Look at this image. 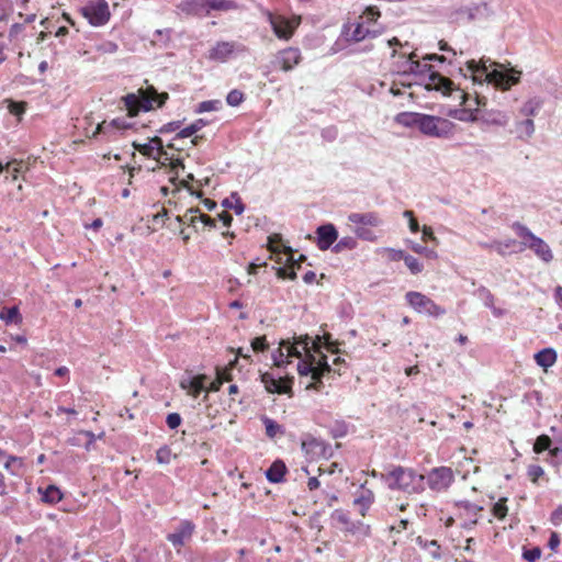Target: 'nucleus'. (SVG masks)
<instances>
[{
    "mask_svg": "<svg viewBox=\"0 0 562 562\" xmlns=\"http://www.w3.org/2000/svg\"><path fill=\"white\" fill-rule=\"evenodd\" d=\"M467 69L471 72L474 85L487 82L502 90H508L517 85L521 75V71L506 69L504 65L491 61L488 58H482L480 61L468 60Z\"/></svg>",
    "mask_w": 562,
    "mask_h": 562,
    "instance_id": "obj_1",
    "label": "nucleus"
},
{
    "mask_svg": "<svg viewBox=\"0 0 562 562\" xmlns=\"http://www.w3.org/2000/svg\"><path fill=\"white\" fill-rule=\"evenodd\" d=\"M380 477L391 491L406 494H422L425 491L426 477L414 468L391 464L390 470L381 473Z\"/></svg>",
    "mask_w": 562,
    "mask_h": 562,
    "instance_id": "obj_2",
    "label": "nucleus"
},
{
    "mask_svg": "<svg viewBox=\"0 0 562 562\" xmlns=\"http://www.w3.org/2000/svg\"><path fill=\"white\" fill-rule=\"evenodd\" d=\"M415 54H412L405 61L406 67L403 70V75H415L419 77L427 90L440 91L446 95L451 94L454 90L453 81L440 72L432 70V66L415 60Z\"/></svg>",
    "mask_w": 562,
    "mask_h": 562,
    "instance_id": "obj_3",
    "label": "nucleus"
},
{
    "mask_svg": "<svg viewBox=\"0 0 562 562\" xmlns=\"http://www.w3.org/2000/svg\"><path fill=\"white\" fill-rule=\"evenodd\" d=\"M453 127L447 119L422 113L418 131L429 137L446 138L452 135Z\"/></svg>",
    "mask_w": 562,
    "mask_h": 562,
    "instance_id": "obj_4",
    "label": "nucleus"
},
{
    "mask_svg": "<svg viewBox=\"0 0 562 562\" xmlns=\"http://www.w3.org/2000/svg\"><path fill=\"white\" fill-rule=\"evenodd\" d=\"M405 300L419 314H427L428 316L439 318L447 313L443 306L437 304L422 292L408 291L405 294Z\"/></svg>",
    "mask_w": 562,
    "mask_h": 562,
    "instance_id": "obj_5",
    "label": "nucleus"
},
{
    "mask_svg": "<svg viewBox=\"0 0 562 562\" xmlns=\"http://www.w3.org/2000/svg\"><path fill=\"white\" fill-rule=\"evenodd\" d=\"M259 380L263 384L265 390L269 394L283 395L292 397L293 385H294V376L292 374H285L283 376H276L270 371H260Z\"/></svg>",
    "mask_w": 562,
    "mask_h": 562,
    "instance_id": "obj_6",
    "label": "nucleus"
},
{
    "mask_svg": "<svg viewBox=\"0 0 562 562\" xmlns=\"http://www.w3.org/2000/svg\"><path fill=\"white\" fill-rule=\"evenodd\" d=\"M83 18H86L92 26H102L110 20L111 13L109 4L105 0H97L88 2L79 9Z\"/></svg>",
    "mask_w": 562,
    "mask_h": 562,
    "instance_id": "obj_7",
    "label": "nucleus"
},
{
    "mask_svg": "<svg viewBox=\"0 0 562 562\" xmlns=\"http://www.w3.org/2000/svg\"><path fill=\"white\" fill-rule=\"evenodd\" d=\"M425 477V485L435 492L446 491L454 482L453 470L445 465L432 468Z\"/></svg>",
    "mask_w": 562,
    "mask_h": 562,
    "instance_id": "obj_8",
    "label": "nucleus"
},
{
    "mask_svg": "<svg viewBox=\"0 0 562 562\" xmlns=\"http://www.w3.org/2000/svg\"><path fill=\"white\" fill-rule=\"evenodd\" d=\"M246 47L235 42L221 41L209 49L207 59L217 63H226L234 53H244Z\"/></svg>",
    "mask_w": 562,
    "mask_h": 562,
    "instance_id": "obj_9",
    "label": "nucleus"
},
{
    "mask_svg": "<svg viewBox=\"0 0 562 562\" xmlns=\"http://www.w3.org/2000/svg\"><path fill=\"white\" fill-rule=\"evenodd\" d=\"M195 527L196 526L192 520L182 519L179 525L175 527V530L166 536V539L173 546V548L179 549L191 540L195 531Z\"/></svg>",
    "mask_w": 562,
    "mask_h": 562,
    "instance_id": "obj_10",
    "label": "nucleus"
},
{
    "mask_svg": "<svg viewBox=\"0 0 562 562\" xmlns=\"http://www.w3.org/2000/svg\"><path fill=\"white\" fill-rule=\"evenodd\" d=\"M335 370L328 363V357L322 353L319 359L314 366V373H312V381L306 384L305 390L321 392L324 387L323 379Z\"/></svg>",
    "mask_w": 562,
    "mask_h": 562,
    "instance_id": "obj_11",
    "label": "nucleus"
},
{
    "mask_svg": "<svg viewBox=\"0 0 562 562\" xmlns=\"http://www.w3.org/2000/svg\"><path fill=\"white\" fill-rule=\"evenodd\" d=\"M302 60L301 50L296 47L281 49L272 61L273 66L282 71H291Z\"/></svg>",
    "mask_w": 562,
    "mask_h": 562,
    "instance_id": "obj_12",
    "label": "nucleus"
},
{
    "mask_svg": "<svg viewBox=\"0 0 562 562\" xmlns=\"http://www.w3.org/2000/svg\"><path fill=\"white\" fill-rule=\"evenodd\" d=\"M135 125L134 122H131L128 117H115L110 122L103 121L99 123L95 127L94 135L98 137L99 135L111 136L115 134V132L124 133L127 130L133 128Z\"/></svg>",
    "mask_w": 562,
    "mask_h": 562,
    "instance_id": "obj_13",
    "label": "nucleus"
},
{
    "mask_svg": "<svg viewBox=\"0 0 562 562\" xmlns=\"http://www.w3.org/2000/svg\"><path fill=\"white\" fill-rule=\"evenodd\" d=\"M316 236L307 234L306 239L316 243V246H333L338 238V231L331 223H325L316 228Z\"/></svg>",
    "mask_w": 562,
    "mask_h": 562,
    "instance_id": "obj_14",
    "label": "nucleus"
},
{
    "mask_svg": "<svg viewBox=\"0 0 562 562\" xmlns=\"http://www.w3.org/2000/svg\"><path fill=\"white\" fill-rule=\"evenodd\" d=\"M168 98L167 92H158L154 86L147 85L143 88V113L161 108Z\"/></svg>",
    "mask_w": 562,
    "mask_h": 562,
    "instance_id": "obj_15",
    "label": "nucleus"
},
{
    "mask_svg": "<svg viewBox=\"0 0 562 562\" xmlns=\"http://www.w3.org/2000/svg\"><path fill=\"white\" fill-rule=\"evenodd\" d=\"M301 448L306 454L325 457L330 446L311 434H304L301 438Z\"/></svg>",
    "mask_w": 562,
    "mask_h": 562,
    "instance_id": "obj_16",
    "label": "nucleus"
},
{
    "mask_svg": "<svg viewBox=\"0 0 562 562\" xmlns=\"http://www.w3.org/2000/svg\"><path fill=\"white\" fill-rule=\"evenodd\" d=\"M147 138L148 142L143 143V157L146 156L158 161H161V159L171 160L168 153L164 148V143L160 137L154 136Z\"/></svg>",
    "mask_w": 562,
    "mask_h": 562,
    "instance_id": "obj_17",
    "label": "nucleus"
},
{
    "mask_svg": "<svg viewBox=\"0 0 562 562\" xmlns=\"http://www.w3.org/2000/svg\"><path fill=\"white\" fill-rule=\"evenodd\" d=\"M289 469L285 462L277 458L265 470L266 480L271 484H281L286 481V474Z\"/></svg>",
    "mask_w": 562,
    "mask_h": 562,
    "instance_id": "obj_18",
    "label": "nucleus"
},
{
    "mask_svg": "<svg viewBox=\"0 0 562 562\" xmlns=\"http://www.w3.org/2000/svg\"><path fill=\"white\" fill-rule=\"evenodd\" d=\"M269 21L278 38L288 41L292 37L295 26L288 19L270 15Z\"/></svg>",
    "mask_w": 562,
    "mask_h": 562,
    "instance_id": "obj_19",
    "label": "nucleus"
},
{
    "mask_svg": "<svg viewBox=\"0 0 562 562\" xmlns=\"http://www.w3.org/2000/svg\"><path fill=\"white\" fill-rule=\"evenodd\" d=\"M229 558L227 549H218L214 551H198L189 560V562H225Z\"/></svg>",
    "mask_w": 562,
    "mask_h": 562,
    "instance_id": "obj_20",
    "label": "nucleus"
},
{
    "mask_svg": "<svg viewBox=\"0 0 562 562\" xmlns=\"http://www.w3.org/2000/svg\"><path fill=\"white\" fill-rule=\"evenodd\" d=\"M182 221L184 223H188L192 227H194L196 231H198V223H201L203 225V227H205V226L215 227L216 226V224H215L216 221L214 218H212L211 216H209L206 214L201 213L198 209L188 210L184 213Z\"/></svg>",
    "mask_w": 562,
    "mask_h": 562,
    "instance_id": "obj_21",
    "label": "nucleus"
},
{
    "mask_svg": "<svg viewBox=\"0 0 562 562\" xmlns=\"http://www.w3.org/2000/svg\"><path fill=\"white\" fill-rule=\"evenodd\" d=\"M512 228L515 234L521 238L522 246H547L540 237L535 236L527 226L519 222H515Z\"/></svg>",
    "mask_w": 562,
    "mask_h": 562,
    "instance_id": "obj_22",
    "label": "nucleus"
},
{
    "mask_svg": "<svg viewBox=\"0 0 562 562\" xmlns=\"http://www.w3.org/2000/svg\"><path fill=\"white\" fill-rule=\"evenodd\" d=\"M533 360L538 367L547 371L555 364L558 360V352L552 347H544L533 355Z\"/></svg>",
    "mask_w": 562,
    "mask_h": 562,
    "instance_id": "obj_23",
    "label": "nucleus"
},
{
    "mask_svg": "<svg viewBox=\"0 0 562 562\" xmlns=\"http://www.w3.org/2000/svg\"><path fill=\"white\" fill-rule=\"evenodd\" d=\"M348 221L355 226H369V227H379L382 224V220L379 214L375 212L368 213H350L348 215Z\"/></svg>",
    "mask_w": 562,
    "mask_h": 562,
    "instance_id": "obj_24",
    "label": "nucleus"
},
{
    "mask_svg": "<svg viewBox=\"0 0 562 562\" xmlns=\"http://www.w3.org/2000/svg\"><path fill=\"white\" fill-rule=\"evenodd\" d=\"M37 493L41 496V501L48 505H55L63 501L64 493L56 484H48L47 486H38Z\"/></svg>",
    "mask_w": 562,
    "mask_h": 562,
    "instance_id": "obj_25",
    "label": "nucleus"
},
{
    "mask_svg": "<svg viewBox=\"0 0 562 562\" xmlns=\"http://www.w3.org/2000/svg\"><path fill=\"white\" fill-rule=\"evenodd\" d=\"M361 493L355 497L353 505L359 506V514L366 516L375 501L374 493L367 488L364 484L360 485Z\"/></svg>",
    "mask_w": 562,
    "mask_h": 562,
    "instance_id": "obj_26",
    "label": "nucleus"
},
{
    "mask_svg": "<svg viewBox=\"0 0 562 562\" xmlns=\"http://www.w3.org/2000/svg\"><path fill=\"white\" fill-rule=\"evenodd\" d=\"M479 120L486 125L506 126L509 122L507 113L498 110L483 111L479 114Z\"/></svg>",
    "mask_w": 562,
    "mask_h": 562,
    "instance_id": "obj_27",
    "label": "nucleus"
},
{
    "mask_svg": "<svg viewBox=\"0 0 562 562\" xmlns=\"http://www.w3.org/2000/svg\"><path fill=\"white\" fill-rule=\"evenodd\" d=\"M474 295L483 302L485 307L492 311L494 316L501 317L504 315V310L494 305L495 296L485 285H480L474 291Z\"/></svg>",
    "mask_w": 562,
    "mask_h": 562,
    "instance_id": "obj_28",
    "label": "nucleus"
},
{
    "mask_svg": "<svg viewBox=\"0 0 562 562\" xmlns=\"http://www.w3.org/2000/svg\"><path fill=\"white\" fill-rule=\"evenodd\" d=\"M182 12L196 16L209 15L207 0H187L180 4Z\"/></svg>",
    "mask_w": 562,
    "mask_h": 562,
    "instance_id": "obj_29",
    "label": "nucleus"
},
{
    "mask_svg": "<svg viewBox=\"0 0 562 562\" xmlns=\"http://www.w3.org/2000/svg\"><path fill=\"white\" fill-rule=\"evenodd\" d=\"M206 125V121L203 119H198L193 123H191L189 126L180 130L176 136L173 137L172 142L169 143L167 146L171 149L179 150L180 148L176 146L175 142L181 138H188L194 135L196 132H199L202 127Z\"/></svg>",
    "mask_w": 562,
    "mask_h": 562,
    "instance_id": "obj_30",
    "label": "nucleus"
},
{
    "mask_svg": "<svg viewBox=\"0 0 562 562\" xmlns=\"http://www.w3.org/2000/svg\"><path fill=\"white\" fill-rule=\"evenodd\" d=\"M485 7L486 5L483 4V7L475 5L473 8H460L458 10L453 11L449 15V20H450V22H459V15L467 14V22H472L475 19H477L479 15H481L483 13V11L485 10Z\"/></svg>",
    "mask_w": 562,
    "mask_h": 562,
    "instance_id": "obj_31",
    "label": "nucleus"
},
{
    "mask_svg": "<svg viewBox=\"0 0 562 562\" xmlns=\"http://www.w3.org/2000/svg\"><path fill=\"white\" fill-rule=\"evenodd\" d=\"M515 133L518 139L527 140L535 133V123L532 119L517 121L515 124Z\"/></svg>",
    "mask_w": 562,
    "mask_h": 562,
    "instance_id": "obj_32",
    "label": "nucleus"
},
{
    "mask_svg": "<svg viewBox=\"0 0 562 562\" xmlns=\"http://www.w3.org/2000/svg\"><path fill=\"white\" fill-rule=\"evenodd\" d=\"M479 109H451L448 112V116L462 122H475L479 121Z\"/></svg>",
    "mask_w": 562,
    "mask_h": 562,
    "instance_id": "obj_33",
    "label": "nucleus"
},
{
    "mask_svg": "<svg viewBox=\"0 0 562 562\" xmlns=\"http://www.w3.org/2000/svg\"><path fill=\"white\" fill-rule=\"evenodd\" d=\"M0 319L4 322L7 325H19L22 323L23 316L20 312V307L18 305H13L11 307L1 308Z\"/></svg>",
    "mask_w": 562,
    "mask_h": 562,
    "instance_id": "obj_34",
    "label": "nucleus"
},
{
    "mask_svg": "<svg viewBox=\"0 0 562 562\" xmlns=\"http://www.w3.org/2000/svg\"><path fill=\"white\" fill-rule=\"evenodd\" d=\"M171 29L155 30L149 38L150 45L157 48H167L171 41Z\"/></svg>",
    "mask_w": 562,
    "mask_h": 562,
    "instance_id": "obj_35",
    "label": "nucleus"
},
{
    "mask_svg": "<svg viewBox=\"0 0 562 562\" xmlns=\"http://www.w3.org/2000/svg\"><path fill=\"white\" fill-rule=\"evenodd\" d=\"M261 422L265 426L266 436L270 439L276 438L277 436H282L285 432L284 426L279 424L277 420L262 415Z\"/></svg>",
    "mask_w": 562,
    "mask_h": 562,
    "instance_id": "obj_36",
    "label": "nucleus"
},
{
    "mask_svg": "<svg viewBox=\"0 0 562 562\" xmlns=\"http://www.w3.org/2000/svg\"><path fill=\"white\" fill-rule=\"evenodd\" d=\"M422 117V113L417 112H401L395 115V123L405 126V127H419V121Z\"/></svg>",
    "mask_w": 562,
    "mask_h": 562,
    "instance_id": "obj_37",
    "label": "nucleus"
},
{
    "mask_svg": "<svg viewBox=\"0 0 562 562\" xmlns=\"http://www.w3.org/2000/svg\"><path fill=\"white\" fill-rule=\"evenodd\" d=\"M542 104L543 101L540 98H531L521 105V108L519 109V113L526 116V119H531L532 116H536L538 114Z\"/></svg>",
    "mask_w": 562,
    "mask_h": 562,
    "instance_id": "obj_38",
    "label": "nucleus"
},
{
    "mask_svg": "<svg viewBox=\"0 0 562 562\" xmlns=\"http://www.w3.org/2000/svg\"><path fill=\"white\" fill-rule=\"evenodd\" d=\"M415 542L422 549H425V550L432 549V550H430V555L434 560H440L442 558L441 546L437 540H427V539H424L422 536H418L415 539Z\"/></svg>",
    "mask_w": 562,
    "mask_h": 562,
    "instance_id": "obj_39",
    "label": "nucleus"
},
{
    "mask_svg": "<svg viewBox=\"0 0 562 562\" xmlns=\"http://www.w3.org/2000/svg\"><path fill=\"white\" fill-rule=\"evenodd\" d=\"M364 24L366 23H363V21L356 24V26L350 35V40H352L355 42H360V41L364 40L366 37L378 36L379 31L364 27Z\"/></svg>",
    "mask_w": 562,
    "mask_h": 562,
    "instance_id": "obj_40",
    "label": "nucleus"
},
{
    "mask_svg": "<svg viewBox=\"0 0 562 562\" xmlns=\"http://www.w3.org/2000/svg\"><path fill=\"white\" fill-rule=\"evenodd\" d=\"M378 227H369V226H355V234L358 238H360L363 241L374 243L378 239V233L380 231L376 229Z\"/></svg>",
    "mask_w": 562,
    "mask_h": 562,
    "instance_id": "obj_41",
    "label": "nucleus"
},
{
    "mask_svg": "<svg viewBox=\"0 0 562 562\" xmlns=\"http://www.w3.org/2000/svg\"><path fill=\"white\" fill-rule=\"evenodd\" d=\"M552 443L553 440L549 435L541 434L536 438L532 450L537 454H541L544 451H548V453L550 454V450H553L554 448L552 447Z\"/></svg>",
    "mask_w": 562,
    "mask_h": 562,
    "instance_id": "obj_42",
    "label": "nucleus"
},
{
    "mask_svg": "<svg viewBox=\"0 0 562 562\" xmlns=\"http://www.w3.org/2000/svg\"><path fill=\"white\" fill-rule=\"evenodd\" d=\"M237 8L238 4L235 0H207L209 13L211 11H231Z\"/></svg>",
    "mask_w": 562,
    "mask_h": 562,
    "instance_id": "obj_43",
    "label": "nucleus"
},
{
    "mask_svg": "<svg viewBox=\"0 0 562 562\" xmlns=\"http://www.w3.org/2000/svg\"><path fill=\"white\" fill-rule=\"evenodd\" d=\"M222 205L226 209L234 210L237 215H240L245 211V204L237 192H233L229 198L224 199Z\"/></svg>",
    "mask_w": 562,
    "mask_h": 562,
    "instance_id": "obj_44",
    "label": "nucleus"
},
{
    "mask_svg": "<svg viewBox=\"0 0 562 562\" xmlns=\"http://www.w3.org/2000/svg\"><path fill=\"white\" fill-rule=\"evenodd\" d=\"M345 532L350 535H362L363 537H370L371 536V526L368 524H364L362 520L351 521L349 527H346L344 529Z\"/></svg>",
    "mask_w": 562,
    "mask_h": 562,
    "instance_id": "obj_45",
    "label": "nucleus"
},
{
    "mask_svg": "<svg viewBox=\"0 0 562 562\" xmlns=\"http://www.w3.org/2000/svg\"><path fill=\"white\" fill-rule=\"evenodd\" d=\"M542 555V549L539 546H524L521 549V558L527 562H536Z\"/></svg>",
    "mask_w": 562,
    "mask_h": 562,
    "instance_id": "obj_46",
    "label": "nucleus"
},
{
    "mask_svg": "<svg viewBox=\"0 0 562 562\" xmlns=\"http://www.w3.org/2000/svg\"><path fill=\"white\" fill-rule=\"evenodd\" d=\"M283 348H278L271 352V359L273 361V366L279 369L285 370L289 364L292 363L291 359L288 355H285L282 350Z\"/></svg>",
    "mask_w": 562,
    "mask_h": 562,
    "instance_id": "obj_47",
    "label": "nucleus"
},
{
    "mask_svg": "<svg viewBox=\"0 0 562 562\" xmlns=\"http://www.w3.org/2000/svg\"><path fill=\"white\" fill-rule=\"evenodd\" d=\"M507 497H499L497 502L492 505V514L498 519H504L508 514Z\"/></svg>",
    "mask_w": 562,
    "mask_h": 562,
    "instance_id": "obj_48",
    "label": "nucleus"
},
{
    "mask_svg": "<svg viewBox=\"0 0 562 562\" xmlns=\"http://www.w3.org/2000/svg\"><path fill=\"white\" fill-rule=\"evenodd\" d=\"M280 347L286 349L289 358L302 359L303 351L299 348L297 342L293 341L291 338L281 339Z\"/></svg>",
    "mask_w": 562,
    "mask_h": 562,
    "instance_id": "obj_49",
    "label": "nucleus"
},
{
    "mask_svg": "<svg viewBox=\"0 0 562 562\" xmlns=\"http://www.w3.org/2000/svg\"><path fill=\"white\" fill-rule=\"evenodd\" d=\"M348 428H349L348 424L345 420L339 419V420L335 422V424L333 425V427L329 430V434H330L331 438L340 439V438H344L347 436Z\"/></svg>",
    "mask_w": 562,
    "mask_h": 562,
    "instance_id": "obj_50",
    "label": "nucleus"
},
{
    "mask_svg": "<svg viewBox=\"0 0 562 562\" xmlns=\"http://www.w3.org/2000/svg\"><path fill=\"white\" fill-rule=\"evenodd\" d=\"M147 217V229L149 233L157 229L158 226H164L166 214L161 213H150L146 215Z\"/></svg>",
    "mask_w": 562,
    "mask_h": 562,
    "instance_id": "obj_51",
    "label": "nucleus"
},
{
    "mask_svg": "<svg viewBox=\"0 0 562 562\" xmlns=\"http://www.w3.org/2000/svg\"><path fill=\"white\" fill-rule=\"evenodd\" d=\"M273 269H276V276L278 279H282V280H295L297 278V273H296V270L292 267H288V266H279V267H273Z\"/></svg>",
    "mask_w": 562,
    "mask_h": 562,
    "instance_id": "obj_52",
    "label": "nucleus"
},
{
    "mask_svg": "<svg viewBox=\"0 0 562 562\" xmlns=\"http://www.w3.org/2000/svg\"><path fill=\"white\" fill-rule=\"evenodd\" d=\"M155 460L159 464H169L171 460V449L168 445H162L155 453Z\"/></svg>",
    "mask_w": 562,
    "mask_h": 562,
    "instance_id": "obj_53",
    "label": "nucleus"
},
{
    "mask_svg": "<svg viewBox=\"0 0 562 562\" xmlns=\"http://www.w3.org/2000/svg\"><path fill=\"white\" fill-rule=\"evenodd\" d=\"M123 101L127 109L140 110V88L136 93H127L123 97Z\"/></svg>",
    "mask_w": 562,
    "mask_h": 562,
    "instance_id": "obj_54",
    "label": "nucleus"
},
{
    "mask_svg": "<svg viewBox=\"0 0 562 562\" xmlns=\"http://www.w3.org/2000/svg\"><path fill=\"white\" fill-rule=\"evenodd\" d=\"M222 109V102L220 100H207L199 103L196 113H204L211 111H218Z\"/></svg>",
    "mask_w": 562,
    "mask_h": 562,
    "instance_id": "obj_55",
    "label": "nucleus"
},
{
    "mask_svg": "<svg viewBox=\"0 0 562 562\" xmlns=\"http://www.w3.org/2000/svg\"><path fill=\"white\" fill-rule=\"evenodd\" d=\"M404 263L408 268L412 274H418L423 271V263L412 255L404 258Z\"/></svg>",
    "mask_w": 562,
    "mask_h": 562,
    "instance_id": "obj_56",
    "label": "nucleus"
},
{
    "mask_svg": "<svg viewBox=\"0 0 562 562\" xmlns=\"http://www.w3.org/2000/svg\"><path fill=\"white\" fill-rule=\"evenodd\" d=\"M8 110L11 114L15 116H22L26 110V102L24 101H15V100H7Z\"/></svg>",
    "mask_w": 562,
    "mask_h": 562,
    "instance_id": "obj_57",
    "label": "nucleus"
},
{
    "mask_svg": "<svg viewBox=\"0 0 562 562\" xmlns=\"http://www.w3.org/2000/svg\"><path fill=\"white\" fill-rule=\"evenodd\" d=\"M454 506L459 508H464L469 514L476 515L477 513L484 509L483 506L471 503L467 499H460L454 502Z\"/></svg>",
    "mask_w": 562,
    "mask_h": 562,
    "instance_id": "obj_58",
    "label": "nucleus"
},
{
    "mask_svg": "<svg viewBox=\"0 0 562 562\" xmlns=\"http://www.w3.org/2000/svg\"><path fill=\"white\" fill-rule=\"evenodd\" d=\"M380 18V11L376 7H367L360 15L363 23H373Z\"/></svg>",
    "mask_w": 562,
    "mask_h": 562,
    "instance_id": "obj_59",
    "label": "nucleus"
},
{
    "mask_svg": "<svg viewBox=\"0 0 562 562\" xmlns=\"http://www.w3.org/2000/svg\"><path fill=\"white\" fill-rule=\"evenodd\" d=\"M165 422L170 430H176L181 426L183 419L179 413L171 412L167 414Z\"/></svg>",
    "mask_w": 562,
    "mask_h": 562,
    "instance_id": "obj_60",
    "label": "nucleus"
},
{
    "mask_svg": "<svg viewBox=\"0 0 562 562\" xmlns=\"http://www.w3.org/2000/svg\"><path fill=\"white\" fill-rule=\"evenodd\" d=\"M250 346L255 352H265L269 349V342L266 336H257L252 338Z\"/></svg>",
    "mask_w": 562,
    "mask_h": 562,
    "instance_id": "obj_61",
    "label": "nucleus"
},
{
    "mask_svg": "<svg viewBox=\"0 0 562 562\" xmlns=\"http://www.w3.org/2000/svg\"><path fill=\"white\" fill-rule=\"evenodd\" d=\"M291 339L293 341L297 342V346H299V348H301L302 351H306V350H308L310 348H312L314 346L313 338L310 335H307V334L300 335V336H294Z\"/></svg>",
    "mask_w": 562,
    "mask_h": 562,
    "instance_id": "obj_62",
    "label": "nucleus"
},
{
    "mask_svg": "<svg viewBox=\"0 0 562 562\" xmlns=\"http://www.w3.org/2000/svg\"><path fill=\"white\" fill-rule=\"evenodd\" d=\"M245 97L244 93L237 89H234L228 92L226 97V102L231 106H238L244 101Z\"/></svg>",
    "mask_w": 562,
    "mask_h": 562,
    "instance_id": "obj_63",
    "label": "nucleus"
},
{
    "mask_svg": "<svg viewBox=\"0 0 562 562\" xmlns=\"http://www.w3.org/2000/svg\"><path fill=\"white\" fill-rule=\"evenodd\" d=\"M330 517H331V519L337 520L338 522L344 525L345 528L349 527V525L351 524V520L349 518L348 512H346V510H344L341 508L335 509L331 513Z\"/></svg>",
    "mask_w": 562,
    "mask_h": 562,
    "instance_id": "obj_64",
    "label": "nucleus"
}]
</instances>
